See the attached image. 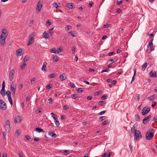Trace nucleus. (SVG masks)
<instances>
[{
    "mask_svg": "<svg viewBox=\"0 0 157 157\" xmlns=\"http://www.w3.org/2000/svg\"><path fill=\"white\" fill-rule=\"evenodd\" d=\"M154 131L153 129L151 128L147 130L146 134V138L147 140H150L153 138Z\"/></svg>",
    "mask_w": 157,
    "mask_h": 157,
    "instance_id": "1",
    "label": "nucleus"
},
{
    "mask_svg": "<svg viewBox=\"0 0 157 157\" xmlns=\"http://www.w3.org/2000/svg\"><path fill=\"white\" fill-rule=\"evenodd\" d=\"M8 34V32L7 30L5 29H3L2 30V33L1 34L0 37V38H6Z\"/></svg>",
    "mask_w": 157,
    "mask_h": 157,
    "instance_id": "2",
    "label": "nucleus"
},
{
    "mask_svg": "<svg viewBox=\"0 0 157 157\" xmlns=\"http://www.w3.org/2000/svg\"><path fill=\"white\" fill-rule=\"evenodd\" d=\"M134 134V139L135 140H138L142 138V137L141 133L139 130L136 131Z\"/></svg>",
    "mask_w": 157,
    "mask_h": 157,
    "instance_id": "3",
    "label": "nucleus"
},
{
    "mask_svg": "<svg viewBox=\"0 0 157 157\" xmlns=\"http://www.w3.org/2000/svg\"><path fill=\"white\" fill-rule=\"evenodd\" d=\"M0 109L2 110H5L6 109V103L1 99H0Z\"/></svg>",
    "mask_w": 157,
    "mask_h": 157,
    "instance_id": "4",
    "label": "nucleus"
},
{
    "mask_svg": "<svg viewBox=\"0 0 157 157\" xmlns=\"http://www.w3.org/2000/svg\"><path fill=\"white\" fill-rule=\"evenodd\" d=\"M42 1L40 0L37 4L36 9V10L38 11V12L40 11L42 8Z\"/></svg>",
    "mask_w": 157,
    "mask_h": 157,
    "instance_id": "5",
    "label": "nucleus"
},
{
    "mask_svg": "<svg viewBox=\"0 0 157 157\" xmlns=\"http://www.w3.org/2000/svg\"><path fill=\"white\" fill-rule=\"evenodd\" d=\"M151 117V115L149 116L145 117L144 118L143 120V123L144 124H146L149 121V119Z\"/></svg>",
    "mask_w": 157,
    "mask_h": 157,
    "instance_id": "6",
    "label": "nucleus"
},
{
    "mask_svg": "<svg viewBox=\"0 0 157 157\" xmlns=\"http://www.w3.org/2000/svg\"><path fill=\"white\" fill-rule=\"evenodd\" d=\"M14 71L13 70H11L9 72V76L10 78V80L11 81L13 80L14 77Z\"/></svg>",
    "mask_w": 157,
    "mask_h": 157,
    "instance_id": "7",
    "label": "nucleus"
},
{
    "mask_svg": "<svg viewBox=\"0 0 157 157\" xmlns=\"http://www.w3.org/2000/svg\"><path fill=\"white\" fill-rule=\"evenodd\" d=\"M150 110V109L149 108H146L144 107L142 110V114L143 115H145L146 114L148 113Z\"/></svg>",
    "mask_w": 157,
    "mask_h": 157,
    "instance_id": "8",
    "label": "nucleus"
},
{
    "mask_svg": "<svg viewBox=\"0 0 157 157\" xmlns=\"http://www.w3.org/2000/svg\"><path fill=\"white\" fill-rule=\"evenodd\" d=\"M30 36H31L30 38L29 39L28 42L27 43V44L28 45L32 44L34 41L33 40L34 38V36L31 35H30Z\"/></svg>",
    "mask_w": 157,
    "mask_h": 157,
    "instance_id": "9",
    "label": "nucleus"
},
{
    "mask_svg": "<svg viewBox=\"0 0 157 157\" xmlns=\"http://www.w3.org/2000/svg\"><path fill=\"white\" fill-rule=\"evenodd\" d=\"M10 90L12 92V95L13 97L14 96L15 92V89L14 88L13 86V85L11 84L10 86Z\"/></svg>",
    "mask_w": 157,
    "mask_h": 157,
    "instance_id": "10",
    "label": "nucleus"
},
{
    "mask_svg": "<svg viewBox=\"0 0 157 157\" xmlns=\"http://www.w3.org/2000/svg\"><path fill=\"white\" fill-rule=\"evenodd\" d=\"M59 78L61 81H63L67 78V77L65 74L63 73L62 74L59 76Z\"/></svg>",
    "mask_w": 157,
    "mask_h": 157,
    "instance_id": "11",
    "label": "nucleus"
},
{
    "mask_svg": "<svg viewBox=\"0 0 157 157\" xmlns=\"http://www.w3.org/2000/svg\"><path fill=\"white\" fill-rule=\"evenodd\" d=\"M157 96L156 94H154L149 96L147 98V99L150 101L153 100L154 99L157 98Z\"/></svg>",
    "mask_w": 157,
    "mask_h": 157,
    "instance_id": "12",
    "label": "nucleus"
},
{
    "mask_svg": "<svg viewBox=\"0 0 157 157\" xmlns=\"http://www.w3.org/2000/svg\"><path fill=\"white\" fill-rule=\"evenodd\" d=\"M153 40V39H152L149 42L148 47H150V49L152 51L153 50V44L152 43V41Z\"/></svg>",
    "mask_w": 157,
    "mask_h": 157,
    "instance_id": "13",
    "label": "nucleus"
},
{
    "mask_svg": "<svg viewBox=\"0 0 157 157\" xmlns=\"http://www.w3.org/2000/svg\"><path fill=\"white\" fill-rule=\"evenodd\" d=\"M21 119L19 116L16 117L14 119L15 123H19L21 121Z\"/></svg>",
    "mask_w": 157,
    "mask_h": 157,
    "instance_id": "14",
    "label": "nucleus"
},
{
    "mask_svg": "<svg viewBox=\"0 0 157 157\" xmlns=\"http://www.w3.org/2000/svg\"><path fill=\"white\" fill-rule=\"evenodd\" d=\"M42 36L45 39H48L50 38L49 35L46 31H45L43 34Z\"/></svg>",
    "mask_w": 157,
    "mask_h": 157,
    "instance_id": "15",
    "label": "nucleus"
},
{
    "mask_svg": "<svg viewBox=\"0 0 157 157\" xmlns=\"http://www.w3.org/2000/svg\"><path fill=\"white\" fill-rule=\"evenodd\" d=\"M16 55L17 56H21L23 53H22V50L21 49H19L16 50Z\"/></svg>",
    "mask_w": 157,
    "mask_h": 157,
    "instance_id": "16",
    "label": "nucleus"
},
{
    "mask_svg": "<svg viewBox=\"0 0 157 157\" xmlns=\"http://www.w3.org/2000/svg\"><path fill=\"white\" fill-rule=\"evenodd\" d=\"M150 75L152 77L156 78L157 77L156 72L151 71L149 73Z\"/></svg>",
    "mask_w": 157,
    "mask_h": 157,
    "instance_id": "17",
    "label": "nucleus"
},
{
    "mask_svg": "<svg viewBox=\"0 0 157 157\" xmlns=\"http://www.w3.org/2000/svg\"><path fill=\"white\" fill-rule=\"evenodd\" d=\"M47 63L46 62H44L43 64V65L41 68V70L42 71H47V69L46 68V65Z\"/></svg>",
    "mask_w": 157,
    "mask_h": 157,
    "instance_id": "18",
    "label": "nucleus"
},
{
    "mask_svg": "<svg viewBox=\"0 0 157 157\" xmlns=\"http://www.w3.org/2000/svg\"><path fill=\"white\" fill-rule=\"evenodd\" d=\"M6 39L5 38H0V43L2 45H4L5 44L6 42Z\"/></svg>",
    "mask_w": 157,
    "mask_h": 157,
    "instance_id": "19",
    "label": "nucleus"
},
{
    "mask_svg": "<svg viewBox=\"0 0 157 157\" xmlns=\"http://www.w3.org/2000/svg\"><path fill=\"white\" fill-rule=\"evenodd\" d=\"M147 66V63H145L142 66L141 70L144 71Z\"/></svg>",
    "mask_w": 157,
    "mask_h": 157,
    "instance_id": "20",
    "label": "nucleus"
},
{
    "mask_svg": "<svg viewBox=\"0 0 157 157\" xmlns=\"http://www.w3.org/2000/svg\"><path fill=\"white\" fill-rule=\"evenodd\" d=\"M66 6L68 8L72 9L73 8V4L71 3H69L66 5Z\"/></svg>",
    "mask_w": 157,
    "mask_h": 157,
    "instance_id": "21",
    "label": "nucleus"
},
{
    "mask_svg": "<svg viewBox=\"0 0 157 157\" xmlns=\"http://www.w3.org/2000/svg\"><path fill=\"white\" fill-rule=\"evenodd\" d=\"M50 52L51 53H54L55 54H57L56 52V48H53L50 49Z\"/></svg>",
    "mask_w": 157,
    "mask_h": 157,
    "instance_id": "22",
    "label": "nucleus"
},
{
    "mask_svg": "<svg viewBox=\"0 0 157 157\" xmlns=\"http://www.w3.org/2000/svg\"><path fill=\"white\" fill-rule=\"evenodd\" d=\"M137 130L136 129L134 125L131 128V132L132 133H134L135 134V132H136V131H137Z\"/></svg>",
    "mask_w": 157,
    "mask_h": 157,
    "instance_id": "23",
    "label": "nucleus"
},
{
    "mask_svg": "<svg viewBox=\"0 0 157 157\" xmlns=\"http://www.w3.org/2000/svg\"><path fill=\"white\" fill-rule=\"evenodd\" d=\"M36 131L40 133V132H44V131L42 129H41L39 128H37L36 129Z\"/></svg>",
    "mask_w": 157,
    "mask_h": 157,
    "instance_id": "24",
    "label": "nucleus"
},
{
    "mask_svg": "<svg viewBox=\"0 0 157 157\" xmlns=\"http://www.w3.org/2000/svg\"><path fill=\"white\" fill-rule=\"evenodd\" d=\"M135 119L136 121H139L140 120V117L138 114H137L135 115Z\"/></svg>",
    "mask_w": 157,
    "mask_h": 157,
    "instance_id": "25",
    "label": "nucleus"
},
{
    "mask_svg": "<svg viewBox=\"0 0 157 157\" xmlns=\"http://www.w3.org/2000/svg\"><path fill=\"white\" fill-rule=\"evenodd\" d=\"M68 34H70L73 37L75 36H76L75 35L76 34V33L75 31H71L69 32Z\"/></svg>",
    "mask_w": 157,
    "mask_h": 157,
    "instance_id": "26",
    "label": "nucleus"
},
{
    "mask_svg": "<svg viewBox=\"0 0 157 157\" xmlns=\"http://www.w3.org/2000/svg\"><path fill=\"white\" fill-rule=\"evenodd\" d=\"M5 128L6 131L9 132L10 130V125H5Z\"/></svg>",
    "mask_w": 157,
    "mask_h": 157,
    "instance_id": "27",
    "label": "nucleus"
},
{
    "mask_svg": "<svg viewBox=\"0 0 157 157\" xmlns=\"http://www.w3.org/2000/svg\"><path fill=\"white\" fill-rule=\"evenodd\" d=\"M63 49L61 47H59L56 49V52H57V54H58L60 52H63Z\"/></svg>",
    "mask_w": 157,
    "mask_h": 157,
    "instance_id": "28",
    "label": "nucleus"
},
{
    "mask_svg": "<svg viewBox=\"0 0 157 157\" xmlns=\"http://www.w3.org/2000/svg\"><path fill=\"white\" fill-rule=\"evenodd\" d=\"M51 114L52 115V117H53L54 120L57 119L58 118L56 117V116L53 113H51Z\"/></svg>",
    "mask_w": 157,
    "mask_h": 157,
    "instance_id": "29",
    "label": "nucleus"
},
{
    "mask_svg": "<svg viewBox=\"0 0 157 157\" xmlns=\"http://www.w3.org/2000/svg\"><path fill=\"white\" fill-rule=\"evenodd\" d=\"M8 97V99L9 101V102H10V104H11V105L12 106L13 101H12V99L11 96H9Z\"/></svg>",
    "mask_w": 157,
    "mask_h": 157,
    "instance_id": "30",
    "label": "nucleus"
},
{
    "mask_svg": "<svg viewBox=\"0 0 157 157\" xmlns=\"http://www.w3.org/2000/svg\"><path fill=\"white\" fill-rule=\"evenodd\" d=\"M54 121L56 126H59V121H58V119L55 120Z\"/></svg>",
    "mask_w": 157,
    "mask_h": 157,
    "instance_id": "31",
    "label": "nucleus"
},
{
    "mask_svg": "<svg viewBox=\"0 0 157 157\" xmlns=\"http://www.w3.org/2000/svg\"><path fill=\"white\" fill-rule=\"evenodd\" d=\"M84 88H79L77 90V91L79 93L84 91Z\"/></svg>",
    "mask_w": 157,
    "mask_h": 157,
    "instance_id": "32",
    "label": "nucleus"
},
{
    "mask_svg": "<svg viewBox=\"0 0 157 157\" xmlns=\"http://www.w3.org/2000/svg\"><path fill=\"white\" fill-rule=\"evenodd\" d=\"M29 59V57L28 56H25L23 59V61L25 62H26Z\"/></svg>",
    "mask_w": 157,
    "mask_h": 157,
    "instance_id": "33",
    "label": "nucleus"
},
{
    "mask_svg": "<svg viewBox=\"0 0 157 157\" xmlns=\"http://www.w3.org/2000/svg\"><path fill=\"white\" fill-rule=\"evenodd\" d=\"M15 135L18 137L20 135V132L19 131V130H16V132L15 133Z\"/></svg>",
    "mask_w": 157,
    "mask_h": 157,
    "instance_id": "34",
    "label": "nucleus"
},
{
    "mask_svg": "<svg viewBox=\"0 0 157 157\" xmlns=\"http://www.w3.org/2000/svg\"><path fill=\"white\" fill-rule=\"evenodd\" d=\"M56 74L55 73L51 74L48 75V77L49 78H54L55 77Z\"/></svg>",
    "mask_w": 157,
    "mask_h": 157,
    "instance_id": "35",
    "label": "nucleus"
},
{
    "mask_svg": "<svg viewBox=\"0 0 157 157\" xmlns=\"http://www.w3.org/2000/svg\"><path fill=\"white\" fill-rule=\"evenodd\" d=\"M69 153L70 152L68 150H66L63 152L62 154L64 155H66L69 154Z\"/></svg>",
    "mask_w": 157,
    "mask_h": 157,
    "instance_id": "36",
    "label": "nucleus"
},
{
    "mask_svg": "<svg viewBox=\"0 0 157 157\" xmlns=\"http://www.w3.org/2000/svg\"><path fill=\"white\" fill-rule=\"evenodd\" d=\"M108 123V121L107 120H105L102 123V125L103 126L107 124Z\"/></svg>",
    "mask_w": 157,
    "mask_h": 157,
    "instance_id": "37",
    "label": "nucleus"
},
{
    "mask_svg": "<svg viewBox=\"0 0 157 157\" xmlns=\"http://www.w3.org/2000/svg\"><path fill=\"white\" fill-rule=\"evenodd\" d=\"M53 28H52V29H50L48 33L50 34V36H52V35L53 32Z\"/></svg>",
    "mask_w": 157,
    "mask_h": 157,
    "instance_id": "38",
    "label": "nucleus"
},
{
    "mask_svg": "<svg viewBox=\"0 0 157 157\" xmlns=\"http://www.w3.org/2000/svg\"><path fill=\"white\" fill-rule=\"evenodd\" d=\"M71 98L73 99H75L78 97V95L77 94H73L71 95Z\"/></svg>",
    "mask_w": 157,
    "mask_h": 157,
    "instance_id": "39",
    "label": "nucleus"
},
{
    "mask_svg": "<svg viewBox=\"0 0 157 157\" xmlns=\"http://www.w3.org/2000/svg\"><path fill=\"white\" fill-rule=\"evenodd\" d=\"M110 25L109 24H105L103 26V28H108L109 27V26Z\"/></svg>",
    "mask_w": 157,
    "mask_h": 157,
    "instance_id": "40",
    "label": "nucleus"
},
{
    "mask_svg": "<svg viewBox=\"0 0 157 157\" xmlns=\"http://www.w3.org/2000/svg\"><path fill=\"white\" fill-rule=\"evenodd\" d=\"M26 65V64L25 63H23V64H22L21 66V70H22L23 69H24Z\"/></svg>",
    "mask_w": 157,
    "mask_h": 157,
    "instance_id": "41",
    "label": "nucleus"
},
{
    "mask_svg": "<svg viewBox=\"0 0 157 157\" xmlns=\"http://www.w3.org/2000/svg\"><path fill=\"white\" fill-rule=\"evenodd\" d=\"M6 94L8 97L11 96V92L9 90L6 91Z\"/></svg>",
    "mask_w": 157,
    "mask_h": 157,
    "instance_id": "42",
    "label": "nucleus"
},
{
    "mask_svg": "<svg viewBox=\"0 0 157 157\" xmlns=\"http://www.w3.org/2000/svg\"><path fill=\"white\" fill-rule=\"evenodd\" d=\"M135 98L136 100H137V101H138L140 99L139 95L138 94H137L136 95V96L135 97Z\"/></svg>",
    "mask_w": 157,
    "mask_h": 157,
    "instance_id": "43",
    "label": "nucleus"
},
{
    "mask_svg": "<svg viewBox=\"0 0 157 157\" xmlns=\"http://www.w3.org/2000/svg\"><path fill=\"white\" fill-rule=\"evenodd\" d=\"M36 80V78L34 77L31 80V83L32 85L34 84V82H35V80Z\"/></svg>",
    "mask_w": 157,
    "mask_h": 157,
    "instance_id": "44",
    "label": "nucleus"
},
{
    "mask_svg": "<svg viewBox=\"0 0 157 157\" xmlns=\"http://www.w3.org/2000/svg\"><path fill=\"white\" fill-rule=\"evenodd\" d=\"M51 25V22L49 21H48L46 23V25L47 26H48Z\"/></svg>",
    "mask_w": 157,
    "mask_h": 157,
    "instance_id": "45",
    "label": "nucleus"
},
{
    "mask_svg": "<svg viewBox=\"0 0 157 157\" xmlns=\"http://www.w3.org/2000/svg\"><path fill=\"white\" fill-rule=\"evenodd\" d=\"M105 119V116H101L99 118V120L100 121H102Z\"/></svg>",
    "mask_w": 157,
    "mask_h": 157,
    "instance_id": "46",
    "label": "nucleus"
},
{
    "mask_svg": "<svg viewBox=\"0 0 157 157\" xmlns=\"http://www.w3.org/2000/svg\"><path fill=\"white\" fill-rule=\"evenodd\" d=\"M53 59L56 62H57L59 59L57 58V57H56V56H54L53 58Z\"/></svg>",
    "mask_w": 157,
    "mask_h": 157,
    "instance_id": "47",
    "label": "nucleus"
},
{
    "mask_svg": "<svg viewBox=\"0 0 157 157\" xmlns=\"http://www.w3.org/2000/svg\"><path fill=\"white\" fill-rule=\"evenodd\" d=\"M70 86L72 88H75V84L72 82H70Z\"/></svg>",
    "mask_w": 157,
    "mask_h": 157,
    "instance_id": "48",
    "label": "nucleus"
},
{
    "mask_svg": "<svg viewBox=\"0 0 157 157\" xmlns=\"http://www.w3.org/2000/svg\"><path fill=\"white\" fill-rule=\"evenodd\" d=\"M105 110L103 111L98 113V114L99 115H102L104 114L105 113Z\"/></svg>",
    "mask_w": 157,
    "mask_h": 157,
    "instance_id": "49",
    "label": "nucleus"
},
{
    "mask_svg": "<svg viewBox=\"0 0 157 157\" xmlns=\"http://www.w3.org/2000/svg\"><path fill=\"white\" fill-rule=\"evenodd\" d=\"M69 106L67 105H65L63 106V109L64 110H67L69 109Z\"/></svg>",
    "mask_w": 157,
    "mask_h": 157,
    "instance_id": "50",
    "label": "nucleus"
},
{
    "mask_svg": "<svg viewBox=\"0 0 157 157\" xmlns=\"http://www.w3.org/2000/svg\"><path fill=\"white\" fill-rule=\"evenodd\" d=\"M110 71V70L108 68H107L106 69L103 70L101 71V73H102L104 72H108Z\"/></svg>",
    "mask_w": 157,
    "mask_h": 157,
    "instance_id": "51",
    "label": "nucleus"
},
{
    "mask_svg": "<svg viewBox=\"0 0 157 157\" xmlns=\"http://www.w3.org/2000/svg\"><path fill=\"white\" fill-rule=\"evenodd\" d=\"M71 27L70 26H67L65 28V29L66 30H68L69 29H71Z\"/></svg>",
    "mask_w": 157,
    "mask_h": 157,
    "instance_id": "52",
    "label": "nucleus"
},
{
    "mask_svg": "<svg viewBox=\"0 0 157 157\" xmlns=\"http://www.w3.org/2000/svg\"><path fill=\"white\" fill-rule=\"evenodd\" d=\"M0 93L2 96H4L5 95V91H2V90H1L0 91Z\"/></svg>",
    "mask_w": 157,
    "mask_h": 157,
    "instance_id": "53",
    "label": "nucleus"
},
{
    "mask_svg": "<svg viewBox=\"0 0 157 157\" xmlns=\"http://www.w3.org/2000/svg\"><path fill=\"white\" fill-rule=\"evenodd\" d=\"M5 125H10V122L9 120H7L5 122Z\"/></svg>",
    "mask_w": 157,
    "mask_h": 157,
    "instance_id": "54",
    "label": "nucleus"
},
{
    "mask_svg": "<svg viewBox=\"0 0 157 157\" xmlns=\"http://www.w3.org/2000/svg\"><path fill=\"white\" fill-rule=\"evenodd\" d=\"M153 121H154V122L157 121V116H155L154 117Z\"/></svg>",
    "mask_w": 157,
    "mask_h": 157,
    "instance_id": "55",
    "label": "nucleus"
},
{
    "mask_svg": "<svg viewBox=\"0 0 157 157\" xmlns=\"http://www.w3.org/2000/svg\"><path fill=\"white\" fill-rule=\"evenodd\" d=\"M54 133V131H50L48 132V133L49 135L50 136H52V134H53Z\"/></svg>",
    "mask_w": 157,
    "mask_h": 157,
    "instance_id": "56",
    "label": "nucleus"
},
{
    "mask_svg": "<svg viewBox=\"0 0 157 157\" xmlns=\"http://www.w3.org/2000/svg\"><path fill=\"white\" fill-rule=\"evenodd\" d=\"M33 22L34 21L33 20H32L30 21L29 24V25L30 26H31L33 25Z\"/></svg>",
    "mask_w": 157,
    "mask_h": 157,
    "instance_id": "57",
    "label": "nucleus"
},
{
    "mask_svg": "<svg viewBox=\"0 0 157 157\" xmlns=\"http://www.w3.org/2000/svg\"><path fill=\"white\" fill-rule=\"evenodd\" d=\"M109 61H110L111 62H112V63H113L115 62L116 60H115V59H110L109 60Z\"/></svg>",
    "mask_w": 157,
    "mask_h": 157,
    "instance_id": "58",
    "label": "nucleus"
},
{
    "mask_svg": "<svg viewBox=\"0 0 157 157\" xmlns=\"http://www.w3.org/2000/svg\"><path fill=\"white\" fill-rule=\"evenodd\" d=\"M22 154H23V152L22 151H21V152H19V157H23Z\"/></svg>",
    "mask_w": 157,
    "mask_h": 157,
    "instance_id": "59",
    "label": "nucleus"
},
{
    "mask_svg": "<svg viewBox=\"0 0 157 157\" xmlns=\"http://www.w3.org/2000/svg\"><path fill=\"white\" fill-rule=\"evenodd\" d=\"M75 46H73L72 49V51L73 54H74L75 52Z\"/></svg>",
    "mask_w": 157,
    "mask_h": 157,
    "instance_id": "60",
    "label": "nucleus"
},
{
    "mask_svg": "<svg viewBox=\"0 0 157 157\" xmlns=\"http://www.w3.org/2000/svg\"><path fill=\"white\" fill-rule=\"evenodd\" d=\"M121 11V10L120 9H117L116 11V12L118 13H120Z\"/></svg>",
    "mask_w": 157,
    "mask_h": 157,
    "instance_id": "61",
    "label": "nucleus"
},
{
    "mask_svg": "<svg viewBox=\"0 0 157 157\" xmlns=\"http://www.w3.org/2000/svg\"><path fill=\"white\" fill-rule=\"evenodd\" d=\"M36 113H38L41 112L40 108L38 109L36 111Z\"/></svg>",
    "mask_w": 157,
    "mask_h": 157,
    "instance_id": "62",
    "label": "nucleus"
},
{
    "mask_svg": "<svg viewBox=\"0 0 157 157\" xmlns=\"http://www.w3.org/2000/svg\"><path fill=\"white\" fill-rule=\"evenodd\" d=\"M107 97L106 96H105V95H104L101 97V98L102 99L104 100Z\"/></svg>",
    "mask_w": 157,
    "mask_h": 157,
    "instance_id": "63",
    "label": "nucleus"
},
{
    "mask_svg": "<svg viewBox=\"0 0 157 157\" xmlns=\"http://www.w3.org/2000/svg\"><path fill=\"white\" fill-rule=\"evenodd\" d=\"M33 140L34 141H38L39 140V138L38 137H35Z\"/></svg>",
    "mask_w": 157,
    "mask_h": 157,
    "instance_id": "64",
    "label": "nucleus"
}]
</instances>
